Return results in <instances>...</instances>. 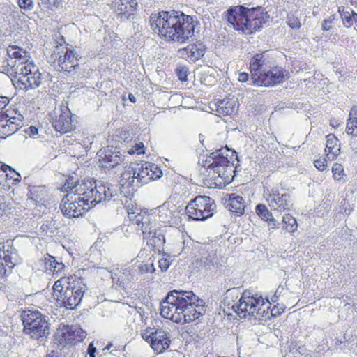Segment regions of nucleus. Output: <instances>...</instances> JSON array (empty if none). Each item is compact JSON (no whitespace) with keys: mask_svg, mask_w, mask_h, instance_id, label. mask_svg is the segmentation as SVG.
I'll return each instance as SVG.
<instances>
[{"mask_svg":"<svg viewBox=\"0 0 357 357\" xmlns=\"http://www.w3.org/2000/svg\"><path fill=\"white\" fill-rule=\"evenodd\" d=\"M205 49L202 44H190L178 50V56L188 61L195 62L204 54Z\"/></svg>","mask_w":357,"mask_h":357,"instance_id":"b1692460","label":"nucleus"},{"mask_svg":"<svg viewBox=\"0 0 357 357\" xmlns=\"http://www.w3.org/2000/svg\"><path fill=\"white\" fill-rule=\"evenodd\" d=\"M14 73L20 88L26 91L39 86L43 79V73L32 60L15 66Z\"/></svg>","mask_w":357,"mask_h":357,"instance_id":"9b49d317","label":"nucleus"},{"mask_svg":"<svg viewBox=\"0 0 357 357\" xmlns=\"http://www.w3.org/2000/svg\"><path fill=\"white\" fill-rule=\"evenodd\" d=\"M128 98H129V100L133 103H135L136 102V98L135 97V96L132 93H130L128 95Z\"/></svg>","mask_w":357,"mask_h":357,"instance_id":"774afa93","label":"nucleus"},{"mask_svg":"<svg viewBox=\"0 0 357 357\" xmlns=\"http://www.w3.org/2000/svg\"><path fill=\"white\" fill-rule=\"evenodd\" d=\"M3 260L8 268H13L17 264V255L15 252H10V254L7 253L3 251Z\"/></svg>","mask_w":357,"mask_h":357,"instance_id":"a19ab883","label":"nucleus"},{"mask_svg":"<svg viewBox=\"0 0 357 357\" xmlns=\"http://www.w3.org/2000/svg\"><path fill=\"white\" fill-rule=\"evenodd\" d=\"M21 318L24 326L23 331L34 340L47 337L50 334V324L47 316L38 310H24Z\"/></svg>","mask_w":357,"mask_h":357,"instance_id":"6e6552de","label":"nucleus"},{"mask_svg":"<svg viewBox=\"0 0 357 357\" xmlns=\"http://www.w3.org/2000/svg\"><path fill=\"white\" fill-rule=\"evenodd\" d=\"M268 222L270 229H275L279 227L280 223L275 220L273 216L272 217V219L268 220Z\"/></svg>","mask_w":357,"mask_h":357,"instance_id":"bf43d9fd","label":"nucleus"},{"mask_svg":"<svg viewBox=\"0 0 357 357\" xmlns=\"http://www.w3.org/2000/svg\"><path fill=\"white\" fill-rule=\"evenodd\" d=\"M24 132L26 135L29 137H33L38 133V130L36 127L33 126H31L24 130Z\"/></svg>","mask_w":357,"mask_h":357,"instance_id":"5fc2aeb1","label":"nucleus"},{"mask_svg":"<svg viewBox=\"0 0 357 357\" xmlns=\"http://www.w3.org/2000/svg\"><path fill=\"white\" fill-rule=\"evenodd\" d=\"M356 138V137L352 136L349 145L354 151L357 152V139Z\"/></svg>","mask_w":357,"mask_h":357,"instance_id":"e2e57ef3","label":"nucleus"},{"mask_svg":"<svg viewBox=\"0 0 357 357\" xmlns=\"http://www.w3.org/2000/svg\"><path fill=\"white\" fill-rule=\"evenodd\" d=\"M57 261V259L51 256L49 254H47L44 257V269L45 271L47 273H53V268H54V264Z\"/></svg>","mask_w":357,"mask_h":357,"instance_id":"ea45409f","label":"nucleus"},{"mask_svg":"<svg viewBox=\"0 0 357 357\" xmlns=\"http://www.w3.org/2000/svg\"><path fill=\"white\" fill-rule=\"evenodd\" d=\"M96 351H97V349L94 347L93 343V342L90 343L87 348V354H89V357H96Z\"/></svg>","mask_w":357,"mask_h":357,"instance_id":"13d9d810","label":"nucleus"},{"mask_svg":"<svg viewBox=\"0 0 357 357\" xmlns=\"http://www.w3.org/2000/svg\"><path fill=\"white\" fill-rule=\"evenodd\" d=\"M138 269L142 274L147 273H153L155 271L154 265L152 262L140 264L138 267Z\"/></svg>","mask_w":357,"mask_h":357,"instance_id":"de8ad7c7","label":"nucleus"},{"mask_svg":"<svg viewBox=\"0 0 357 357\" xmlns=\"http://www.w3.org/2000/svg\"><path fill=\"white\" fill-rule=\"evenodd\" d=\"M0 170L6 173V177L12 178L13 180V183H19L21 181V175L15 171L9 165L0 162Z\"/></svg>","mask_w":357,"mask_h":357,"instance_id":"c9c22d12","label":"nucleus"},{"mask_svg":"<svg viewBox=\"0 0 357 357\" xmlns=\"http://www.w3.org/2000/svg\"><path fill=\"white\" fill-rule=\"evenodd\" d=\"M69 280V278H61L54 282V284L53 286V295L56 301L57 298H59L60 294H63V292L65 290L63 282H66L67 280Z\"/></svg>","mask_w":357,"mask_h":357,"instance_id":"58836bf2","label":"nucleus"},{"mask_svg":"<svg viewBox=\"0 0 357 357\" xmlns=\"http://www.w3.org/2000/svg\"><path fill=\"white\" fill-rule=\"evenodd\" d=\"M137 4V0H119L115 3L114 10L121 20H128L134 15Z\"/></svg>","mask_w":357,"mask_h":357,"instance_id":"393cba45","label":"nucleus"},{"mask_svg":"<svg viewBox=\"0 0 357 357\" xmlns=\"http://www.w3.org/2000/svg\"><path fill=\"white\" fill-rule=\"evenodd\" d=\"M339 123L337 120L335 119H332L331 120V122H330V125L332 126L333 127H337L339 126Z\"/></svg>","mask_w":357,"mask_h":357,"instance_id":"338daca9","label":"nucleus"},{"mask_svg":"<svg viewBox=\"0 0 357 357\" xmlns=\"http://www.w3.org/2000/svg\"><path fill=\"white\" fill-rule=\"evenodd\" d=\"M325 151L327 152L326 157L328 160L331 161L335 160L340 153L339 139L333 134H330L326 137Z\"/></svg>","mask_w":357,"mask_h":357,"instance_id":"cd10ccee","label":"nucleus"},{"mask_svg":"<svg viewBox=\"0 0 357 357\" xmlns=\"http://www.w3.org/2000/svg\"><path fill=\"white\" fill-rule=\"evenodd\" d=\"M231 151L232 155L236 156L237 153L226 146L210 153V155L206 159L204 166H206L210 179L213 178L216 185H221L222 181L226 182L229 178V164L230 161L228 159V154L225 155L226 152Z\"/></svg>","mask_w":357,"mask_h":357,"instance_id":"0eeeda50","label":"nucleus"},{"mask_svg":"<svg viewBox=\"0 0 357 357\" xmlns=\"http://www.w3.org/2000/svg\"><path fill=\"white\" fill-rule=\"evenodd\" d=\"M314 165L318 170L321 172L325 170L327 167L326 160L325 158H319L315 160L314 161Z\"/></svg>","mask_w":357,"mask_h":357,"instance_id":"864d4df0","label":"nucleus"},{"mask_svg":"<svg viewBox=\"0 0 357 357\" xmlns=\"http://www.w3.org/2000/svg\"><path fill=\"white\" fill-rule=\"evenodd\" d=\"M216 204L208 196H197L191 199L185 207V211L189 218L204 221L213 216Z\"/></svg>","mask_w":357,"mask_h":357,"instance_id":"ddd939ff","label":"nucleus"},{"mask_svg":"<svg viewBox=\"0 0 357 357\" xmlns=\"http://www.w3.org/2000/svg\"><path fill=\"white\" fill-rule=\"evenodd\" d=\"M10 99L6 96H0V111L4 109L10 102Z\"/></svg>","mask_w":357,"mask_h":357,"instance_id":"4d7b16f0","label":"nucleus"},{"mask_svg":"<svg viewBox=\"0 0 357 357\" xmlns=\"http://www.w3.org/2000/svg\"><path fill=\"white\" fill-rule=\"evenodd\" d=\"M188 69L185 66H181L176 68V73L178 77V78L182 81H186L188 79Z\"/></svg>","mask_w":357,"mask_h":357,"instance_id":"09e8293b","label":"nucleus"},{"mask_svg":"<svg viewBox=\"0 0 357 357\" xmlns=\"http://www.w3.org/2000/svg\"><path fill=\"white\" fill-rule=\"evenodd\" d=\"M287 23L291 28L294 29H298L301 26L299 20L294 16H288Z\"/></svg>","mask_w":357,"mask_h":357,"instance_id":"3c124183","label":"nucleus"},{"mask_svg":"<svg viewBox=\"0 0 357 357\" xmlns=\"http://www.w3.org/2000/svg\"><path fill=\"white\" fill-rule=\"evenodd\" d=\"M282 224V229L289 233L294 232L298 227L296 220L289 213L283 216Z\"/></svg>","mask_w":357,"mask_h":357,"instance_id":"f704fd0d","label":"nucleus"},{"mask_svg":"<svg viewBox=\"0 0 357 357\" xmlns=\"http://www.w3.org/2000/svg\"><path fill=\"white\" fill-rule=\"evenodd\" d=\"M285 291V289L283 286L280 285L275 291L278 296L281 297L284 296L283 292Z\"/></svg>","mask_w":357,"mask_h":357,"instance_id":"0e129e2a","label":"nucleus"},{"mask_svg":"<svg viewBox=\"0 0 357 357\" xmlns=\"http://www.w3.org/2000/svg\"><path fill=\"white\" fill-rule=\"evenodd\" d=\"M112 279L114 284L126 289L132 287V282L137 280L136 270L129 264H125L116 268V272H112Z\"/></svg>","mask_w":357,"mask_h":357,"instance_id":"6ab92c4d","label":"nucleus"},{"mask_svg":"<svg viewBox=\"0 0 357 357\" xmlns=\"http://www.w3.org/2000/svg\"><path fill=\"white\" fill-rule=\"evenodd\" d=\"M257 294L253 295L249 290L239 292V288L229 289L226 291L225 301L241 317L262 316L266 312L264 306L269 301Z\"/></svg>","mask_w":357,"mask_h":357,"instance_id":"423d86ee","label":"nucleus"},{"mask_svg":"<svg viewBox=\"0 0 357 357\" xmlns=\"http://www.w3.org/2000/svg\"><path fill=\"white\" fill-rule=\"evenodd\" d=\"M64 0H38V6L41 11L48 13L61 8Z\"/></svg>","mask_w":357,"mask_h":357,"instance_id":"473e14b6","label":"nucleus"},{"mask_svg":"<svg viewBox=\"0 0 357 357\" xmlns=\"http://www.w3.org/2000/svg\"><path fill=\"white\" fill-rule=\"evenodd\" d=\"M51 122L54 129L61 132L66 133L73 129L72 114L66 105L56 108L51 117Z\"/></svg>","mask_w":357,"mask_h":357,"instance_id":"dca6fc26","label":"nucleus"},{"mask_svg":"<svg viewBox=\"0 0 357 357\" xmlns=\"http://www.w3.org/2000/svg\"><path fill=\"white\" fill-rule=\"evenodd\" d=\"M149 23L154 33L167 42L185 43L195 33L198 22L181 11H162L151 14Z\"/></svg>","mask_w":357,"mask_h":357,"instance_id":"7ed1b4c3","label":"nucleus"},{"mask_svg":"<svg viewBox=\"0 0 357 357\" xmlns=\"http://www.w3.org/2000/svg\"><path fill=\"white\" fill-rule=\"evenodd\" d=\"M6 209L5 198L0 195V215H2Z\"/></svg>","mask_w":357,"mask_h":357,"instance_id":"052dcab7","label":"nucleus"},{"mask_svg":"<svg viewBox=\"0 0 357 357\" xmlns=\"http://www.w3.org/2000/svg\"><path fill=\"white\" fill-rule=\"evenodd\" d=\"M271 63L268 59L266 52L257 54L250 61V69L251 72V79L254 84L258 81L257 77L262 75L271 67Z\"/></svg>","mask_w":357,"mask_h":357,"instance_id":"412c9836","label":"nucleus"},{"mask_svg":"<svg viewBox=\"0 0 357 357\" xmlns=\"http://www.w3.org/2000/svg\"><path fill=\"white\" fill-rule=\"evenodd\" d=\"M155 210L158 222L165 226H169L176 222L181 211H183V208L177 206L171 202H165Z\"/></svg>","mask_w":357,"mask_h":357,"instance_id":"a211bd4d","label":"nucleus"},{"mask_svg":"<svg viewBox=\"0 0 357 357\" xmlns=\"http://www.w3.org/2000/svg\"><path fill=\"white\" fill-rule=\"evenodd\" d=\"M144 145L142 142L135 143V145L132 146L130 149H127V153L130 155H140L144 153Z\"/></svg>","mask_w":357,"mask_h":357,"instance_id":"79ce46f5","label":"nucleus"},{"mask_svg":"<svg viewBox=\"0 0 357 357\" xmlns=\"http://www.w3.org/2000/svg\"><path fill=\"white\" fill-rule=\"evenodd\" d=\"M65 268V265L61 262L57 260L56 264H54V268H53L52 274H59L61 273Z\"/></svg>","mask_w":357,"mask_h":357,"instance_id":"6e6d98bb","label":"nucleus"},{"mask_svg":"<svg viewBox=\"0 0 357 357\" xmlns=\"http://www.w3.org/2000/svg\"><path fill=\"white\" fill-rule=\"evenodd\" d=\"M153 215L137 213L134 216L133 222L142 231L144 238L150 240V243L160 247L165 242L164 231L156 225Z\"/></svg>","mask_w":357,"mask_h":357,"instance_id":"9d476101","label":"nucleus"},{"mask_svg":"<svg viewBox=\"0 0 357 357\" xmlns=\"http://www.w3.org/2000/svg\"><path fill=\"white\" fill-rule=\"evenodd\" d=\"M206 310L204 301L192 291H170L160 303L161 316L177 324L194 321Z\"/></svg>","mask_w":357,"mask_h":357,"instance_id":"f03ea898","label":"nucleus"},{"mask_svg":"<svg viewBox=\"0 0 357 357\" xmlns=\"http://www.w3.org/2000/svg\"><path fill=\"white\" fill-rule=\"evenodd\" d=\"M162 175V170L155 163L149 162L132 163L121 174L119 187L112 185L118 190V195L123 194L127 197L132 195L142 185L160 178Z\"/></svg>","mask_w":357,"mask_h":357,"instance_id":"20e7f679","label":"nucleus"},{"mask_svg":"<svg viewBox=\"0 0 357 357\" xmlns=\"http://www.w3.org/2000/svg\"><path fill=\"white\" fill-rule=\"evenodd\" d=\"M6 52L8 56L11 59H15L14 61H11V63H8L9 66H12L13 72L15 71V66L24 65L31 60L29 53L17 45H9L6 49Z\"/></svg>","mask_w":357,"mask_h":357,"instance_id":"4be33fe9","label":"nucleus"},{"mask_svg":"<svg viewBox=\"0 0 357 357\" xmlns=\"http://www.w3.org/2000/svg\"><path fill=\"white\" fill-rule=\"evenodd\" d=\"M225 17L234 29L246 35L259 31L269 18L267 12L261 7L249 8L241 5L229 7Z\"/></svg>","mask_w":357,"mask_h":357,"instance_id":"39448f33","label":"nucleus"},{"mask_svg":"<svg viewBox=\"0 0 357 357\" xmlns=\"http://www.w3.org/2000/svg\"><path fill=\"white\" fill-rule=\"evenodd\" d=\"M256 214L263 220L268 222L272 219L273 214L268 209L267 206L263 204H259L255 207Z\"/></svg>","mask_w":357,"mask_h":357,"instance_id":"4c0bfd02","label":"nucleus"},{"mask_svg":"<svg viewBox=\"0 0 357 357\" xmlns=\"http://www.w3.org/2000/svg\"><path fill=\"white\" fill-rule=\"evenodd\" d=\"M61 190L66 192L60 204L64 216L78 218L89 209L102 202H109L118 196V190L112 184L96 183L90 177L77 178L68 176Z\"/></svg>","mask_w":357,"mask_h":357,"instance_id":"f257e3e1","label":"nucleus"},{"mask_svg":"<svg viewBox=\"0 0 357 357\" xmlns=\"http://www.w3.org/2000/svg\"><path fill=\"white\" fill-rule=\"evenodd\" d=\"M45 196L44 189L41 186H32L29 191L28 197L36 203L40 202Z\"/></svg>","mask_w":357,"mask_h":357,"instance_id":"e433bc0d","label":"nucleus"},{"mask_svg":"<svg viewBox=\"0 0 357 357\" xmlns=\"http://www.w3.org/2000/svg\"><path fill=\"white\" fill-rule=\"evenodd\" d=\"M170 266V257L169 255H162L158 260V266L161 271H166Z\"/></svg>","mask_w":357,"mask_h":357,"instance_id":"c03bdc74","label":"nucleus"},{"mask_svg":"<svg viewBox=\"0 0 357 357\" xmlns=\"http://www.w3.org/2000/svg\"><path fill=\"white\" fill-rule=\"evenodd\" d=\"M46 357H61L58 352L52 351L50 353L47 354Z\"/></svg>","mask_w":357,"mask_h":357,"instance_id":"69168bd1","label":"nucleus"},{"mask_svg":"<svg viewBox=\"0 0 357 357\" xmlns=\"http://www.w3.org/2000/svg\"><path fill=\"white\" fill-rule=\"evenodd\" d=\"M141 335L158 354L163 353L169 347L171 343L169 333L162 328H147L142 331Z\"/></svg>","mask_w":357,"mask_h":357,"instance_id":"2eb2a0df","label":"nucleus"},{"mask_svg":"<svg viewBox=\"0 0 357 357\" xmlns=\"http://www.w3.org/2000/svg\"><path fill=\"white\" fill-rule=\"evenodd\" d=\"M86 290V285L82 278H74L67 282L63 294H60L56 303L66 309H75L81 303L83 296Z\"/></svg>","mask_w":357,"mask_h":357,"instance_id":"f8f14e48","label":"nucleus"},{"mask_svg":"<svg viewBox=\"0 0 357 357\" xmlns=\"http://www.w3.org/2000/svg\"><path fill=\"white\" fill-rule=\"evenodd\" d=\"M197 264H199V268L213 272L222 266L224 261L222 257H218L215 252L211 250L209 252L204 253Z\"/></svg>","mask_w":357,"mask_h":357,"instance_id":"5701e85b","label":"nucleus"},{"mask_svg":"<svg viewBox=\"0 0 357 357\" xmlns=\"http://www.w3.org/2000/svg\"><path fill=\"white\" fill-rule=\"evenodd\" d=\"M94 136L89 134H84L82 139V144L86 149L91 148V145L93 141Z\"/></svg>","mask_w":357,"mask_h":357,"instance_id":"603ef678","label":"nucleus"},{"mask_svg":"<svg viewBox=\"0 0 357 357\" xmlns=\"http://www.w3.org/2000/svg\"><path fill=\"white\" fill-rule=\"evenodd\" d=\"M339 12L340 13L343 24L345 27H354L355 29H357V13H354L353 10H342L340 12L339 10Z\"/></svg>","mask_w":357,"mask_h":357,"instance_id":"2f4dec72","label":"nucleus"},{"mask_svg":"<svg viewBox=\"0 0 357 357\" xmlns=\"http://www.w3.org/2000/svg\"><path fill=\"white\" fill-rule=\"evenodd\" d=\"M99 165L104 169H112L123 162L124 158L117 147L107 146L98 152Z\"/></svg>","mask_w":357,"mask_h":357,"instance_id":"aec40b11","label":"nucleus"},{"mask_svg":"<svg viewBox=\"0 0 357 357\" xmlns=\"http://www.w3.org/2000/svg\"><path fill=\"white\" fill-rule=\"evenodd\" d=\"M335 15H332L329 16L327 19H325L321 24L323 31H329L335 24Z\"/></svg>","mask_w":357,"mask_h":357,"instance_id":"49530a36","label":"nucleus"},{"mask_svg":"<svg viewBox=\"0 0 357 357\" xmlns=\"http://www.w3.org/2000/svg\"><path fill=\"white\" fill-rule=\"evenodd\" d=\"M264 197L273 211L282 213L290 211L293 208L291 195L284 190L280 191L277 188H273L271 190L267 189L264 192Z\"/></svg>","mask_w":357,"mask_h":357,"instance_id":"4468645a","label":"nucleus"},{"mask_svg":"<svg viewBox=\"0 0 357 357\" xmlns=\"http://www.w3.org/2000/svg\"><path fill=\"white\" fill-rule=\"evenodd\" d=\"M19 7L24 11H29L33 8V0H18Z\"/></svg>","mask_w":357,"mask_h":357,"instance_id":"8fccbe9b","label":"nucleus"},{"mask_svg":"<svg viewBox=\"0 0 357 357\" xmlns=\"http://www.w3.org/2000/svg\"><path fill=\"white\" fill-rule=\"evenodd\" d=\"M333 176L335 180H340L344 175V168L342 165L335 163L332 168Z\"/></svg>","mask_w":357,"mask_h":357,"instance_id":"37998d69","label":"nucleus"},{"mask_svg":"<svg viewBox=\"0 0 357 357\" xmlns=\"http://www.w3.org/2000/svg\"><path fill=\"white\" fill-rule=\"evenodd\" d=\"M20 126L13 122L8 121L6 119H0V138L5 139L17 132Z\"/></svg>","mask_w":357,"mask_h":357,"instance_id":"c756f323","label":"nucleus"},{"mask_svg":"<svg viewBox=\"0 0 357 357\" xmlns=\"http://www.w3.org/2000/svg\"><path fill=\"white\" fill-rule=\"evenodd\" d=\"M79 333L77 338L72 331L69 328H65L61 331H58L56 334V340L59 344L62 347H65L66 344H71L73 341L77 340L80 341L86 337V333L82 330L79 331Z\"/></svg>","mask_w":357,"mask_h":357,"instance_id":"a878e982","label":"nucleus"},{"mask_svg":"<svg viewBox=\"0 0 357 357\" xmlns=\"http://www.w3.org/2000/svg\"><path fill=\"white\" fill-rule=\"evenodd\" d=\"M288 73L281 66H271L265 73L257 77L255 84L261 86H272L283 82L287 78Z\"/></svg>","mask_w":357,"mask_h":357,"instance_id":"f3484780","label":"nucleus"},{"mask_svg":"<svg viewBox=\"0 0 357 357\" xmlns=\"http://www.w3.org/2000/svg\"><path fill=\"white\" fill-rule=\"evenodd\" d=\"M215 111L219 115L230 116L236 113L238 109L236 100L235 98H225L219 100L215 104Z\"/></svg>","mask_w":357,"mask_h":357,"instance_id":"bb28decb","label":"nucleus"},{"mask_svg":"<svg viewBox=\"0 0 357 357\" xmlns=\"http://www.w3.org/2000/svg\"><path fill=\"white\" fill-rule=\"evenodd\" d=\"M1 118L6 119L8 121L17 123V125L20 126L24 120V116L22 114H21L20 112L15 109L6 110L5 114Z\"/></svg>","mask_w":357,"mask_h":357,"instance_id":"72a5a7b5","label":"nucleus"},{"mask_svg":"<svg viewBox=\"0 0 357 357\" xmlns=\"http://www.w3.org/2000/svg\"><path fill=\"white\" fill-rule=\"evenodd\" d=\"M227 207L231 212L242 215L245 211V202L243 198L236 194H231L227 204Z\"/></svg>","mask_w":357,"mask_h":357,"instance_id":"c85d7f7f","label":"nucleus"},{"mask_svg":"<svg viewBox=\"0 0 357 357\" xmlns=\"http://www.w3.org/2000/svg\"><path fill=\"white\" fill-rule=\"evenodd\" d=\"M347 135L357 137V106L351 108L346 126Z\"/></svg>","mask_w":357,"mask_h":357,"instance_id":"7c9ffc66","label":"nucleus"},{"mask_svg":"<svg viewBox=\"0 0 357 357\" xmlns=\"http://www.w3.org/2000/svg\"><path fill=\"white\" fill-rule=\"evenodd\" d=\"M79 59L80 56L75 50L61 45L55 47L48 63L58 72L70 73L78 67Z\"/></svg>","mask_w":357,"mask_h":357,"instance_id":"1a4fd4ad","label":"nucleus"},{"mask_svg":"<svg viewBox=\"0 0 357 357\" xmlns=\"http://www.w3.org/2000/svg\"><path fill=\"white\" fill-rule=\"evenodd\" d=\"M40 229L45 234H53L54 231V225L52 221L46 220L43 222Z\"/></svg>","mask_w":357,"mask_h":357,"instance_id":"a18cd8bd","label":"nucleus"},{"mask_svg":"<svg viewBox=\"0 0 357 357\" xmlns=\"http://www.w3.org/2000/svg\"><path fill=\"white\" fill-rule=\"evenodd\" d=\"M249 79V75L247 73H241L238 75V81L241 82H245Z\"/></svg>","mask_w":357,"mask_h":357,"instance_id":"680f3d73","label":"nucleus"}]
</instances>
